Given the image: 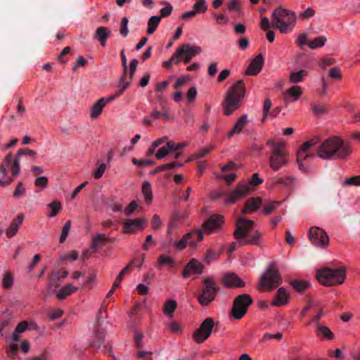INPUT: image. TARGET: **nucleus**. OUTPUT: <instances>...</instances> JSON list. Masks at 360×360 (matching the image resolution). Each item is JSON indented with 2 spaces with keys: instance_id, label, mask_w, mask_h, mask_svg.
<instances>
[{
  "instance_id": "nucleus-43",
  "label": "nucleus",
  "mask_w": 360,
  "mask_h": 360,
  "mask_svg": "<svg viewBox=\"0 0 360 360\" xmlns=\"http://www.w3.org/2000/svg\"><path fill=\"white\" fill-rule=\"evenodd\" d=\"M13 284V277L11 272H6L4 274L2 279V286L5 289H10Z\"/></svg>"
},
{
  "instance_id": "nucleus-6",
  "label": "nucleus",
  "mask_w": 360,
  "mask_h": 360,
  "mask_svg": "<svg viewBox=\"0 0 360 360\" xmlns=\"http://www.w3.org/2000/svg\"><path fill=\"white\" fill-rule=\"evenodd\" d=\"M282 282L281 277L276 267L271 264L266 272L261 276L259 284V290H272Z\"/></svg>"
},
{
  "instance_id": "nucleus-57",
  "label": "nucleus",
  "mask_w": 360,
  "mask_h": 360,
  "mask_svg": "<svg viewBox=\"0 0 360 360\" xmlns=\"http://www.w3.org/2000/svg\"><path fill=\"white\" fill-rule=\"evenodd\" d=\"M219 179H223L228 185H230L236 179V174L235 173H231L229 174H221L217 176Z\"/></svg>"
},
{
  "instance_id": "nucleus-48",
  "label": "nucleus",
  "mask_w": 360,
  "mask_h": 360,
  "mask_svg": "<svg viewBox=\"0 0 360 360\" xmlns=\"http://www.w3.org/2000/svg\"><path fill=\"white\" fill-rule=\"evenodd\" d=\"M131 161L134 165L139 167H151L154 165L153 161L146 159L138 160L136 158H133Z\"/></svg>"
},
{
  "instance_id": "nucleus-13",
  "label": "nucleus",
  "mask_w": 360,
  "mask_h": 360,
  "mask_svg": "<svg viewBox=\"0 0 360 360\" xmlns=\"http://www.w3.org/2000/svg\"><path fill=\"white\" fill-rule=\"evenodd\" d=\"M288 164L287 153L285 148L283 150L276 149L272 150L269 157V165L274 171L278 170L281 167Z\"/></svg>"
},
{
  "instance_id": "nucleus-60",
  "label": "nucleus",
  "mask_w": 360,
  "mask_h": 360,
  "mask_svg": "<svg viewBox=\"0 0 360 360\" xmlns=\"http://www.w3.org/2000/svg\"><path fill=\"white\" fill-rule=\"evenodd\" d=\"M329 77L333 79H341L342 75L340 69L337 67L332 68L328 72Z\"/></svg>"
},
{
  "instance_id": "nucleus-12",
  "label": "nucleus",
  "mask_w": 360,
  "mask_h": 360,
  "mask_svg": "<svg viewBox=\"0 0 360 360\" xmlns=\"http://www.w3.org/2000/svg\"><path fill=\"white\" fill-rule=\"evenodd\" d=\"M224 223V217L221 214H212L202 224V229L205 233L211 234L219 231Z\"/></svg>"
},
{
  "instance_id": "nucleus-58",
  "label": "nucleus",
  "mask_w": 360,
  "mask_h": 360,
  "mask_svg": "<svg viewBox=\"0 0 360 360\" xmlns=\"http://www.w3.org/2000/svg\"><path fill=\"white\" fill-rule=\"evenodd\" d=\"M173 263L172 259L169 256L160 255L158 257V265H171Z\"/></svg>"
},
{
  "instance_id": "nucleus-4",
  "label": "nucleus",
  "mask_w": 360,
  "mask_h": 360,
  "mask_svg": "<svg viewBox=\"0 0 360 360\" xmlns=\"http://www.w3.org/2000/svg\"><path fill=\"white\" fill-rule=\"evenodd\" d=\"M271 18L272 27L278 29L283 34L292 31L296 20V16L293 12L281 7L274 11Z\"/></svg>"
},
{
  "instance_id": "nucleus-36",
  "label": "nucleus",
  "mask_w": 360,
  "mask_h": 360,
  "mask_svg": "<svg viewBox=\"0 0 360 360\" xmlns=\"http://www.w3.org/2000/svg\"><path fill=\"white\" fill-rule=\"evenodd\" d=\"M173 145L172 141H169L165 146L160 148L156 153L155 155L158 159H162L168 155L170 152H172Z\"/></svg>"
},
{
  "instance_id": "nucleus-32",
  "label": "nucleus",
  "mask_w": 360,
  "mask_h": 360,
  "mask_svg": "<svg viewBox=\"0 0 360 360\" xmlns=\"http://www.w3.org/2000/svg\"><path fill=\"white\" fill-rule=\"evenodd\" d=\"M316 328L318 335L328 338L329 340H332L334 338L333 333L327 326L317 323Z\"/></svg>"
},
{
  "instance_id": "nucleus-33",
  "label": "nucleus",
  "mask_w": 360,
  "mask_h": 360,
  "mask_svg": "<svg viewBox=\"0 0 360 360\" xmlns=\"http://www.w3.org/2000/svg\"><path fill=\"white\" fill-rule=\"evenodd\" d=\"M108 237L102 233L96 234L92 241V245L91 248L94 250V252H96L98 248L103 244L107 243Z\"/></svg>"
},
{
  "instance_id": "nucleus-8",
  "label": "nucleus",
  "mask_w": 360,
  "mask_h": 360,
  "mask_svg": "<svg viewBox=\"0 0 360 360\" xmlns=\"http://www.w3.org/2000/svg\"><path fill=\"white\" fill-rule=\"evenodd\" d=\"M253 300L250 295L241 294L233 300L231 314L236 319H242L248 311V307L252 304Z\"/></svg>"
},
{
  "instance_id": "nucleus-18",
  "label": "nucleus",
  "mask_w": 360,
  "mask_h": 360,
  "mask_svg": "<svg viewBox=\"0 0 360 360\" xmlns=\"http://www.w3.org/2000/svg\"><path fill=\"white\" fill-rule=\"evenodd\" d=\"M181 50L183 51V61L184 63H188L193 57L201 53L202 49L199 46H191L190 44H184L181 46Z\"/></svg>"
},
{
  "instance_id": "nucleus-24",
  "label": "nucleus",
  "mask_w": 360,
  "mask_h": 360,
  "mask_svg": "<svg viewBox=\"0 0 360 360\" xmlns=\"http://www.w3.org/2000/svg\"><path fill=\"white\" fill-rule=\"evenodd\" d=\"M247 123L248 115H243L242 116H240L236 121V124H234L231 130L228 133V139H231L234 134H240Z\"/></svg>"
},
{
  "instance_id": "nucleus-9",
  "label": "nucleus",
  "mask_w": 360,
  "mask_h": 360,
  "mask_svg": "<svg viewBox=\"0 0 360 360\" xmlns=\"http://www.w3.org/2000/svg\"><path fill=\"white\" fill-rule=\"evenodd\" d=\"M250 192V186L249 184L239 182L235 189L227 194L226 198L224 200L226 204L235 203L239 199L248 195Z\"/></svg>"
},
{
  "instance_id": "nucleus-34",
  "label": "nucleus",
  "mask_w": 360,
  "mask_h": 360,
  "mask_svg": "<svg viewBox=\"0 0 360 360\" xmlns=\"http://www.w3.org/2000/svg\"><path fill=\"white\" fill-rule=\"evenodd\" d=\"M161 20V17L158 15H154L149 18L148 21V29L147 34H152L156 30Z\"/></svg>"
},
{
  "instance_id": "nucleus-29",
  "label": "nucleus",
  "mask_w": 360,
  "mask_h": 360,
  "mask_svg": "<svg viewBox=\"0 0 360 360\" xmlns=\"http://www.w3.org/2000/svg\"><path fill=\"white\" fill-rule=\"evenodd\" d=\"M308 149L304 148V146H301L297 153V161L299 167L301 169H303V162L307 160L309 158L314 157V154L307 153Z\"/></svg>"
},
{
  "instance_id": "nucleus-23",
  "label": "nucleus",
  "mask_w": 360,
  "mask_h": 360,
  "mask_svg": "<svg viewBox=\"0 0 360 360\" xmlns=\"http://www.w3.org/2000/svg\"><path fill=\"white\" fill-rule=\"evenodd\" d=\"M104 338L105 333L103 330L99 328H96L90 340V347L94 349H101L102 345L104 343Z\"/></svg>"
},
{
  "instance_id": "nucleus-45",
  "label": "nucleus",
  "mask_w": 360,
  "mask_h": 360,
  "mask_svg": "<svg viewBox=\"0 0 360 360\" xmlns=\"http://www.w3.org/2000/svg\"><path fill=\"white\" fill-rule=\"evenodd\" d=\"M134 262L131 261L129 264H128L119 274L118 276L116 278L115 281H114V288H116L118 287L120 283L122 282L124 276L127 274V272L129 271V268L133 265Z\"/></svg>"
},
{
  "instance_id": "nucleus-39",
  "label": "nucleus",
  "mask_w": 360,
  "mask_h": 360,
  "mask_svg": "<svg viewBox=\"0 0 360 360\" xmlns=\"http://www.w3.org/2000/svg\"><path fill=\"white\" fill-rule=\"evenodd\" d=\"M290 284L297 292H302L309 286L307 281L301 280H293L290 282Z\"/></svg>"
},
{
  "instance_id": "nucleus-59",
  "label": "nucleus",
  "mask_w": 360,
  "mask_h": 360,
  "mask_svg": "<svg viewBox=\"0 0 360 360\" xmlns=\"http://www.w3.org/2000/svg\"><path fill=\"white\" fill-rule=\"evenodd\" d=\"M344 184L346 186H351V185L359 186L360 185V175L352 176L351 178L346 179L344 182Z\"/></svg>"
},
{
  "instance_id": "nucleus-2",
  "label": "nucleus",
  "mask_w": 360,
  "mask_h": 360,
  "mask_svg": "<svg viewBox=\"0 0 360 360\" xmlns=\"http://www.w3.org/2000/svg\"><path fill=\"white\" fill-rule=\"evenodd\" d=\"M255 224L254 221L243 217L237 220L233 236L239 245H258L262 236L257 230L254 232L251 231Z\"/></svg>"
},
{
  "instance_id": "nucleus-62",
  "label": "nucleus",
  "mask_w": 360,
  "mask_h": 360,
  "mask_svg": "<svg viewBox=\"0 0 360 360\" xmlns=\"http://www.w3.org/2000/svg\"><path fill=\"white\" fill-rule=\"evenodd\" d=\"M162 221L160 219V217L157 214H155L153 217L151 221V226L154 230H158L161 228Z\"/></svg>"
},
{
  "instance_id": "nucleus-49",
  "label": "nucleus",
  "mask_w": 360,
  "mask_h": 360,
  "mask_svg": "<svg viewBox=\"0 0 360 360\" xmlns=\"http://www.w3.org/2000/svg\"><path fill=\"white\" fill-rule=\"evenodd\" d=\"M182 52L183 51L181 50L180 46L176 50L175 53L170 58L173 64H177L181 61H183Z\"/></svg>"
},
{
  "instance_id": "nucleus-25",
  "label": "nucleus",
  "mask_w": 360,
  "mask_h": 360,
  "mask_svg": "<svg viewBox=\"0 0 360 360\" xmlns=\"http://www.w3.org/2000/svg\"><path fill=\"white\" fill-rule=\"evenodd\" d=\"M23 219L24 215L22 214H20L13 219L10 226L6 231V236L8 238H12L16 234L20 225L22 224L23 221Z\"/></svg>"
},
{
  "instance_id": "nucleus-5",
  "label": "nucleus",
  "mask_w": 360,
  "mask_h": 360,
  "mask_svg": "<svg viewBox=\"0 0 360 360\" xmlns=\"http://www.w3.org/2000/svg\"><path fill=\"white\" fill-rule=\"evenodd\" d=\"M346 271L342 267L332 269L326 267L318 271L316 277L320 283L324 285L342 284L345 278Z\"/></svg>"
},
{
  "instance_id": "nucleus-42",
  "label": "nucleus",
  "mask_w": 360,
  "mask_h": 360,
  "mask_svg": "<svg viewBox=\"0 0 360 360\" xmlns=\"http://www.w3.org/2000/svg\"><path fill=\"white\" fill-rule=\"evenodd\" d=\"M13 156L11 153H8L4 160L2 165L0 167V173L6 175L7 174V168L12 166L11 162Z\"/></svg>"
},
{
  "instance_id": "nucleus-28",
  "label": "nucleus",
  "mask_w": 360,
  "mask_h": 360,
  "mask_svg": "<svg viewBox=\"0 0 360 360\" xmlns=\"http://www.w3.org/2000/svg\"><path fill=\"white\" fill-rule=\"evenodd\" d=\"M103 98H101L98 99L90 108V117L92 119L97 118L102 112V110L104 108V104L103 103Z\"/></svg>"
},
{
  "instance_id": "nucleus-46",
  "label": "nucleus",
  "mask_w": 360,
  "mask_h": 360,
  "mask_svg": "<svg viewBox=\"0 0 360 360\" xmlns=\"http://www.w3.org/2000/svg\"><path fill=\"white\" fill-rule=\"evenodd\" d=\"M70 228H71V221L68 220L65 222V225L63 226V227L62 229V232H61V235H60V240H59L60 243H63L66 240V238L69 234Z\"/></svg>"
},
{
  "instance_id": "nucleus-20",
  "label": "nucleus",
  "mask_w": 360,
  "mask_h": 360,
  "mask_svg": "<svg viewBox=\"0 0 360 360\" xmlns=\"http://www.w3.org/2000/svg\"><path fill=\"white\" fill-rule=\"evenodd\" d=\"M264 57L262 54L256 56V57L249 64L245 71V75H257L262 70L264 65Z\"/></svg>"
},
{
  "instance_id": "nucleus-19",
  "label": "nucleus",
  "mask_w": 360,
  "mask_h": 360,
  "mask_svg": "<svg viewBox=\"0 0 360 360\" xmlns=\"http://www.w3.org/2000/svg\"><path fill=\"white\" fill-rule=\"evenodd\" d=\"M68 275V272L67 271L57 270L51 271L49 276L48 289L50 290L52 288H58L60 283Z\"/></svg>"
},
{
  "instance_id": "nucleus-31",
  "label": "nucleus",
  "mask_w": 360,
  "mask_h": 360,
  "mask_svg": "<svg viewBox=\"0 0 360 360\" xmlns=\"http://www.w3.org/2000/svg\"><path fill=\"white\" fill-rule=\"evenodd\" d=\"M77 290V287L73 286L72 284H67L58 291L56 297L58 300H63L66 296L71 295Z\"/></svg>"
},
{
  "instance_id": "nucleus-35",
  "label": "nucleus",
  "mask_w": 360,
  "mask_h": 360,
  "mask_svg": "<svg viewBox=\"0 0 360 360\" xmlns=\"http://www.w3.org/2000/svg\"><path fill=\"white\" fill-rule=\"evenodd\" d=\"M327 39L324 36L318 37L308 43L309 47L312 49L321 48L325 45Z\"/></svg>"
},
{
  "instance_id": "nucleus-7",
  "label": "nucleus",
  "mask_w": 360,
  "mask_h": 360,
  "mask_svg": "<svg viewBox=\"0 0 360 360\" xmlns=\"http://www.w3.org/2000/svg\"><path fill=\"white\" fill-rule=\"evenodd\" d=\"M202 284V292L198 296V301L202 307H206L214 300L219 291V288L214 279L212 277L205 278Z\"/></svg>"
},
{
  "instance_id": "nucleus-11",
  "label": "nucleus",
  "mask_w": 360,
  "mask_h": 360,
  "mask_svg": "<svg viewBox=\"0 0 360 360\" xmlns=\"http://www.w3.org/2000/svg\"><path fill=\"white\" fill-rule=\"evenodd\" d=\"M309 236L311 243L315 246L323 248L328 244V236L323 229L319 227H311L309 229Z\"/></svg>"
},
{
  "instance_id": "nucleus-64",
  "label": "nucleus",
  "mask_w": 360,
  "mask_h": 360,
  "mask_svg": "<svg viewBox=\"0 0 360 360\" xmlns=\"http://www.w3.org/2000/svg\"><path fill=\"white\" fill-rule=\"evenodd\" d=\"M18 346L15 344L11 345L7 350V353H8V356L12 359L15 358V356L18 354Z\"/></svg>"
},
{
  "instance_id": "nucleus-30",
  "label": "nucleus",
  "mask_w": 360,
  "mask_h": 360,
  "mask_svg": "<svg viewBox=\"0 0 360 360\" xmlns=\"http://www.w3.org/2000/svg\"><path fill=\"white\" fill-rule=\"evenodd\" d=\"M308 72L306 70H300L294 71L290 74L289 80L292 84L300 83L303 81L304 78L307 75Z\"/></svg>"
},
{
  "instance_id": "nucleus-41",
  "label": "nucleus",
  "mask_w": 360,
  "mask_h": 360,
  "mask_svg": "<svg viewBox=\"0 0 360 360\" xmlns=\"http://www.w3.org/2000/svg\"><path fill=\"white\" fill-rule=\"evenodd\" d=\"M150 116L154 119H160V117H162L165 120L169 119L168 110L165 106H162L161 112L158 111L156 108H155L151 112Z\"/></svg>"
},
{
  "instance_id": "nucleus-56",
  "label": "nucleus",
  "mask_w": 360,
  "mask_h": 360,
  "mask_svg": "<svg viewBox=\"0 0 360 360\" xmlns=\"http://www.w3.org/2000/svg\"><path fill=\"white\" fill-rule=\"evenodd\" d=\"M128 22V18L127 17H124L121 21V27L120 32L121 35H122L124 37H127L129 33V30L127 28Z\"/></svg>"
},
{
  "instance_id": "nucleus-17",
  "label": "nucleus",
  "mask_w": 360,
  "mask_h": 360,
  "mask_svg": "<svg viewBox=\"0 0 360 360\" xmlns=\"http://www.w3.org/2000/svg\"><path fill=\"white\" fill-rule=\"evenodd\" d=\"M192 236H197L198 240H202L204 235L202 229L191 231L185 234L180 240L175 241L174 243L175 250L177 251L184 250L188 244V240H189Z\"/></svg>"
},
{
  "instance_id": "nucleus-63",
  "label": "nucleus",
  "mask_w": 360,
  "mask_h": 360,
  "mask_svg": "<svg viewBox=\"0 0 360 360\" xmlns=\"http://www.w3.org/2000/svg\"><path fill=\"white\" fill-rule=\"evenodd\" d=\"M228 8L231 11H240V0H231L228 3Z\"/></svg>"
},
{
  "instance_id": "nucleus-22",
  "label": "nucleus",
  "mask_w": 360,
  "mask_h": 360,
  "mask_svg": "<svg viewBox=\"0 0 360 360\" xmlns=\"http://www.w3.org/2000/svg\"><path fill=\"white\" fill-rule=\"evenodd\" d=\"M262 204V200L260 198H250L248 199L245 202V206L242 210L243 214H248L253 212L259 209Z\"/></svg>"
},
{
  "instance_id": "nucleus-44",
  "label": "nucleus",
  "mask_w": 360,
  "mask_h": 360,
  "mask_svg": "<svg viewBox=\"0 0 360 360\" xmlns=\"http://www.w3.org/2000/svg\"><path fill=\"white\" fill-rule=\"evenodd\" d=\"M129 86V82H127L124 84V85L122 87V89L120 90H119L114 95H112L110 96H108L107 98H105V97H103V103L104 104V105H105L107 103L112 101L113 100H115L116 98L119 97L122 94H123V92L124 91V90Z\"/></svg>"
},
{
  "instance_id": "nucleus-40",
  "label": "nucleus",
  "mask_w": 360,
  "mask_h": 360,
  "mask_svg": "<svg viewBox=\"0 0 360 360\" xmlns=\"http://www.w3.org/2000/svg\"><path fill=\"white\" fill-rule=\"evenodd\" d=\"M142 192L145 195L146 203H150L153 200V193L150 184L148 181H145L143 184Z\"/></svg>"
},
{
  "instance_id": "nucleus-54",
  "label": "nucleus",
  "mask_w": 360,
  "mask_h": 360,
  "mask_svg": "<svg viewBox=\"0 0 360 360\" xmlns=\"http://www.w3.org/2000/svg\"><path fill=\"white\" fill-rule=\"evenodd\" d=\"M195 11L198 13H203L207 10L205 0H198L193 5Z\"/></svg>"
},
{
  "instance_id": "nucleus-53",
  "label": "nucleus",
  "mask_w": 360,
  "mask_h": 360,
  "mask_svg": "<svg viewBox=\"0 0 360 360\" xmlns=\"http://www.w3.org/2000/svg\"><path fill=\"white\" fill-rule=\"evenodd\" d=\"M287 93L289 96H293L295 100H297L300 96L302 91L300 86H292L287 91Z\"/></svg>"
},
{
  "instance_id": "nucleus-61",
  "label": "nucleus",
  "mask_w": 360,
  "mask_h": 360,
  "mask_svg": "<svg viewBox=\"0 0 360 360\" xmlns=\"http://www.w3.org/2000/svg\"><path fill=\"white\" fill-rule=\"evenodd\" d=\"M25 189L23 187V184L22 182H19L18 186L13 193V196L16 198H19L22 196L25 193Z\"/></svg>"
},
{
  "instance_id": "nucleus-52",
  "label": "nucleus",
  "mask_w": 360,
  "mask_h": 360,
  "mask_svg": "<svg viewBox=\"0 0 360 360\" xmlns=\"http://www.w3.org/2000/svg\"><path fill=\"white\" fill-rule=\"evenodd\" d=\"M162 4H165L166 7L162 8L160 10L161 15L160 17H161V18L169 16L171 14L172 9H173L172 6L169 3L163 1V2H162Z\"/></svg>"
},
{
  "instance_id": "nucleus-16",
  "label": "nucleus",
  "mask_w": 360,
  "mask_h": 360,
  "mask_svg": "<svg viewBox=\"0 0 360 360\" xmlns=\"http://www.w3.org/2000/svg\"><path fill=\"white\" fill-rule=\"evenodd\" d=\"M22 155H27L32 157L34 159L37 158V153L29 148H20L18 150L15 158L13 159V162L11 166V173L13 176L19 174L20 171V160L19 158Z\"/></svg>"
},
{
  "instance_id": "nucleus-26",
  "label": "nucleus",
  "mask_w": 360,
  "mask_h": 360,
  "mask_svg": "<svg viewBox=\"0 0 360 360\" xmlns=\"http://www.w3.org/2000/svg\"><path fill=\"white\" fill-rule=\"evenodd\" d=\"M288 295L283 288H278L276 297L272 301L271 304L276 307H280L287 304Z\"/></svg>"
},
{
  "instance_id": "nucleus-14",
  "label": "nucleus",
  "mask_w": 360,
  "mask_h": 360,
  "mask_svg": "<svg viewBox=\"0 0 360 360\" xmlns=\"http://www.w3.org/2000/svg\"><path fill=\"white\" fill-rule=\"evenodd\" d=\"M147 221L145 219H126L123 221L124 233H133L137 230L144 229Z\"/></svg>"
},
{
  "instance_id": "nucleus-37",
  "label": "nucleus",
  "mask_w": 360,
  "mask_h": 360,
  "mask_svg": "<svg viewBox=\"0 0 360 360\" xmlns=\"http://www.w3.org/2000/svg\"><path fill=\"white\" fill-rule=\"evenodd\" d=\"M295 179L291 176L285 178H276L273 180L274 186L283 185L285 187H290L294 184Z\"/></svg>"
},
{
  "instance_id": "nucleus-51",
  "label": "nucleus",
  "mask_w": 360,
  "mask_h": 360,
  "mask_svg": "<svg viewBox=\"0 0 360 360\" xmlns=\"http://www.w3.org/2000/svg\"><path fill=\"white\" fill-rule=\"evenodd\" d=\"M49 207L51 209L50 217H55L58 212L61 210V205L59 202L53 201L49 205Z\"/></svg>"
},
{
  "instance_id": "nucleus-27",
  "label": "nucleus",
  "mask_w": 360,
  "mask_h": 360,
  "mask_svg": "<svg viewBox=\"0 0 360 360\" xmlns=\"http://www.w3.org/2000/svg\"><path fill=\"white\" fill-rule=\"evenodd\" d=\"M110 32L105 27H99L96 29L94 38L100 41L102 46H105L106 44V39L110 36Z\"/></svg>"
},
{
  "instance_id": "nucleus-10",
  "label": "nucleus",
  "mask_w": 360,
  "mask_h": 360,
  "mask_svg": "<svg viewBox=\"0 0 360 360\" xmlns=\"http://www.w3.org/2000/svg\"><path fill=\"white\" fill-rule=\"evenodd\" d=\"M214 328V321L212 318H207L202 321L199 328L193 333V338L197 342H202L207 339Z\"/></svg>"
},
{
  "instance_id": "nucleus-15",
  "label": "nucleus",
  "mask_w": 360,
  "mask_h": 360,
  "mask_svg": "<svg viewBox=\"0 0 360 360\" xmlns=\"http://www.w3.org/2000/svg\"><path fill=\"white\" fill-rule=\"evenodd\" d=\"M204 269V264L195 259H191L185 266L182 272L184 278L189 277L191 274H200Z\"/></svg>"
},
{
  "instance_id": "nucleus-55",
  "label": "nucleus",
  "mask_w": 360,
  "mask_h": 360,
  "mask_svg": "<svg viewBox=\"0 0 360 360\" xmlns=\"http://www.w3.org/2000/svg\"><path fill=\"white\" fill-rule=\"evenodd\" d=\"M266 143L269 146H270L272 148V150H276V149H280L281 150L285 148L284 142L276 143L274 140L269 139L267 141Z\"/></svg>"
},
{
  "instance_id": "nucleus-50",
  "label": "nucleus",
  "mask_w": 360,
  "mask_h": 360,
  "mask_svg": "<svg viewBox=\"0 0 360 360\" xmlns=\"http://www.w3.org/2000/svg\"><path fill=\"white\" fill-rule=\"evenodd\" d=\"M120 56H121V60H122V67H123V69H124V73H123V75L122 76L121 79H120V82H124V80H125V78H126V74H127V57L124 54V50H122L121 52H120Z\"/></svg>"
},
{
  "instance_id": "nucleus-47",
  "label": "nucleus",
  "mask_w": 360,
  "mask_h": 360,
  "mask_svg": "<svg viewBox=\"0 0 360 360\" xmlns=\"http://www.w3.org/2000/svg\"><path fill=\"white\" fill-rule=\"evenodd\" d=\"M280 204L278 201H274L264 205L263 213L266 215H269L276 209V206Z\"/></svg>"
},
{
  "instance_id": "nucleus-3",
  "label": "nucleus",
  "mask_w": 360,
  "mask_h": 360,
  "mask_svg": "<svg viewBox=\"0 0 360 360\" xmlns=\"http://www.w3.org/2000/svg\"><path fill=\"white\" fill-rule=\"evenodd\" d=\"M245 90V84L242 80L238 81L229 89L223 103L226 115H231L234 110L240 107L244 98Z\"/></svg>"
},
{
  "instance_id": "nucleus-1",
  "label": "nucleus",
  "mask_w": 360,
  "mask_h": 360,
  "mask_svg": "<svg viewBox=\"0 0 360 360\" xmlns=\"http://www.w3.org/2000/svg\"><path fill=\"white\" fill-rule=\"evenodd\" d=\"M352 150L349 143H345L339 137L326 139L317 149L319 158L325 160L333 158H345L350 155Z\"/></svg>"
},
{
  "instance_id": "nucleus-21",
  "label": "nucleus",
  "mask_w": 360,
  "mask_h": 360,
  "mask_svg": "<svg viewBox=\"0 0 360 360\" xmlns=\"http://www.w3.org/2000/svg\"><path fill=\"white\" fill-rule=\"evenodd\" d=\"M223 283L228 288H240L245 286V283L234 273H228L223 276Z\"/></svg>"
},
{
  "instance_id": "nucleus-38",
  "label": "nucleus",
  "mask_w": 360,
  "mask_h": 360,
  "mask_svg": "<svg viewBox=\"0 0 360 360\" xmlns=\"http://www.w3.org/2000/svg\"><path fill=\"white\" fill-rule=\"evenodd\" d=\"M176 308V302L174 300H170L166 301L163 307V312L168 316H172L173 313Z\"/></svg>"
}]
</instances>
